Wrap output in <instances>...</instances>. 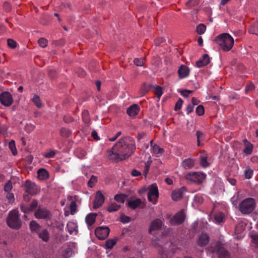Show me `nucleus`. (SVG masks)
<instances>
[{
  "label": "nucleus",
  "instance_id": "nucleus-2",
  "mask_svg": "<svg viewBox=\"0 0 258 258\" xmlns=\"http://www.w3.org/2000/svg\"><path fill=\"white\" fill-rule=\"evenodd\" d=\"M215 41L224 51H228L234 45V41L231 36L227 33H224L217 36Z\"/></svg>",
  "mask_w": 258,
  "mask_h": 258
},
{
  "label": "nucleus",
  "instance_id": "nucleus-15",
  "mask_svg": "<svg viewBox=\"0 0 258 258\" xmlns=\"http://www.w3.org/2000/svg\"><path fill=\"white\" fill-rule=\"evenodd\" d=\"M189 68L184 65L182 64L180 66L178 70V75L179 79H183L187 77L189 73Z\"/></svg>",
  "mask_w": 258,
  "mask_h": 258
},
{
  "label": "nucleus",
  "instance_id": "nucleus-49",
  "mask_svg": "<svg viewBox=\"0 0 258 258\" xmlns=\"http://www.w3.org/2000/svg\"><path fill=\"white\" fill-rule=\"evenodd\" d=\"M198 0H189L188 2H187L185 4L186 6L189 8H191L192 7L196 6L198 5Z\"/></svg>",
  "mask_w": 258,
  "mask_h": 258
},
{
  "label": "nucleus",
  "instance_id": "nucleus-30",
  "mask_svg": "<svg viewBox=\"0 0 258 258\" xmlns=\"http://www.w3.org/2000/svg\"><path fill=\"white\" fill-rule=\"evenodd\" d=\"M117 240L118 239L117 238L107 240L105 242L106 248L111 249L116 243Z\"/></svg>",
  "mask_w": 258,
  "mask_h": 258
},
{
  "label": "nucleus",
  "instance_id": "nucleus-1",
  "mask_svg": "<svg viewBox=\"0 0 258 258\" xmlns=\"http://www.w3.org/2000/svg\"><path fill=\"white\" fill-rule=\"evenodd\" d=\"M135 148L132 144H127L123 139H121L112 147V150L119 152V154L124 160L130 157L133 153Z\"/></svg>",
  "mask_w": 258,
  "mask_h": 258
},
{
  "label": "nucleus",
  "instance_id": "nucleus-50",
  "mask_svg": "<svg viewBox=\"0 0 258 258\" xmlns=\"http://www.w3.org/2000/svg\"><path fill=\"white\" fill-rule=\"evenodd\" d=\"M12 184L11 180H9L5 185L4 190L6 192H10L12 189Z\"/></svg>",
  "mask_w": 258,
  "mask_h": 258
},
{
  "label": "nucleus",
  "instance_id": "nucleus-3",
  "mask_svg": "<svg viewBox=\"0 0 258 258\" xmlns=\"http://www.w3.org/2000/svg\"><path fill=\"white\" fill-rule=\"evenodd\" d=\"M7 225L13 229H19L22 226L19 211L17 210L11 211L6 219Z\"/></svg>",
  "mask_w": 258,
  "mask_h": 258
},
{
  "label": "nucleus",
  "instance_id": "nucleus-6",
  "mask_svg": "<svg viewBox=\"0 0 258 258\" xmlns=\"http://www.w3.org/2000/svg\"><path fill=\"white\" fill-rule=\"evenodd\" d=\"M159 197V191L158 187L156 183L150 185L149 191L148 194V199L153 204H155Z\"/></svg>",
  "mask_w": 258,
  "mask_h": 258
},
{
  "label": "nucleus",
  "instance_id": "nucleus-47",
  "mask_svg": "<svg viewBox=\"0 0 258 258\" xmlns=\"http://www.w3.org/2000/svg\"><path fill=\"white\" fill-rule=\"evenodd\" d=\"M204 107L202 105H199L196 108V113L198 115H202L204 114Z\"/></svg>",
  "mask_w": 258,
  "mask_h": 258
},
{
  "label": "nucleus",
  "instance_id": "nucleus-8",
  "mask_svg": "<svg viewBox=\"0 0 258 258\" xmlns=\"http://www.w3.org/2000/svg\"><path fill=\"white\" fill-rule=\"evenodd\" d=\"M0 102L5 106L9 107L11 106L13 102L12 95L8 91L2 93L0 94Z\"/></svg>",
  "mask_w": 258,
  "mask_h": 258
},
{
  "label": "nucleus",
  "instance_id": "nucleus-46",
  "mask_svg": "<svg viewBox=\"0 0 258 258\" xmlns=\"http://www.w3.org/2000/svg\"><path fill=\"white\" fill-rule=\"evenodd\" d=\"M200 164L202 167L204 168L207 167L209 165V164L207 161V157H201Z\"/></svg>",
  "mask_w": 258,
  "mask_h": 258
},
{
  "label": "nucleus",
  "instance_id": "nucleus-31",
  "mask_svg": "<svg viewBox=\"0 0 258 258\" xmlns=\"http://www.w3.org/2000/svg\"><path fill=\"white\" fill-rule=\"evenodd\" d=\"M127 196L125 194H117L115 196L114 199L117 202L123 203Z\"/></svg>",
  "mask_w": 258,
  "mask_h": 258
},
{
  "label": "nucleus",
  "instance_id": "nucleus-51",
  "mask_svg": "<svg viewBox=\"0 0 258 258\" xmlns=\"http://www.w3.org/2000/svg\"><path fill=\"white\" fill-rule=\"evenodd\" d=\"M183 103V101L181 98H179L177 102L175 104V107H174V110L175 111H178L180 110L182 107Z\"/></svg>",
  "mask_w": 258,
  "mask_h": 258
},
{
  "label": "nucleus",
  "instance_id": "nucleus-48",
  "mask_svg": "<svg viewBox=\"0 0 258 258\" xmlns=\"http://www.w3.org/2000/svg\"><path fill=\"white\" fill-rule=\"evenodd\" d=\"M7 43L8 46L12 49H14L17 47L16 42L12 39H8Z\"/></svg>",
  "mask_w": 258,
  "mask_h": 258
},
{
  "label": "nucleus",
  "instance_id": "nucleus-19",
  "mask_svg": "<svg viewBox=\"0 0 258 258\" xmlns=\"http://www.w3.org/2000/svg\"><path fill=\"white\" fill-rule=\"evenodd\" d=\"M217 252L218 258H230L229 252L223 247L218 245Z\"/></svg>",
  "mask_w": 258,
  "mask_h": 258
},
{
  "label": "nucleus",
  "instance_id": "nucleus-4",
  "mask_svg": "<svg viewBox=\"0 0 258 258\" xmlns=\"http://www.w3.org/2000/svg\"><path fill=\"white\" fill-rule=\"evenodd\" d=\"M255 204V201L253 198H246L239 205V210L243 214H248L254 210Z\"/></svg>",
  "mask_w": 258,
  "mask_h": 258
},
{
  "label": "nucleus",
  "instance_id": "nucleus-39",
  "mask_svg": "<svg viewBox=\"0 0 258 258\" xmlns=\"http://www.w3.org/2000/svg\"><path fill=\"white\" fill-rule=\"evenodd\" d=\"M245 149L243 150V153L246 155L250 154L252 152L253 145L252 144H248L245 145Z\"/></svg>",
  "mask_w": 258,
  "mask_h": 258
},
{
  "label": "nucleus",
  "instance_id": "nucleus-38",
  "mask_svg": "<svg viewBox=\"0 0 258 258\" xmlns=\"http://www.w3.org/2000/svg\"><path fill=\"white\" fill-rule=\"evenodd\" d=\"M9 147L11 150L12 154L14 155H16L17 154V149L15 146V143L14 140H11L9 144Z\"/></svg>",
  "mask_w": 258,
  "mask_h": 258
},
{
  "label": "nucleus",
  "instance_id": "nucleus-45",
  "mask_svg": "<svg viewBox=\"0 0 258 258\" xmlns=\"http://www.w3.org/2000/svg\"><path fill=\"white\" fill-rule=\"evenodd\" d=\"M144 58H136L134 59V62L136 66H137L138 67H142V66H143L144 64Z\"/></svg>",
  "mask_w": 258,
  "mask_h": 258
},
{
  "label": "nucleus",
  "instance_id": "nucleus-36",
  "mask_svg": "<svg viewBox=\"0 0 258 258\" xmlns=\"http://www.w3.org/2000/svg\"><path fill=\"white\" fill-rule=\"evenodd\" d=\"M97 177L94 175H92L87 183L88 186L91 188L93 187L95 184L97 182Z\"/></svg>",
  "mask_w": 258,
  "mask_h": 258
},
{
  "label": "nucleus",
  "instance_id": "nucleus-55",
  "mask_svg": "<svg viewBox=\"0 0 258 258\" xmlns=\"http://www.w3.org/2000/svg\"><path fill=\"white\" fill-rule=\"evenodd\" d=\"M73 253V250L71 248H68L64 250V256L68 258L72 255Z\"/></svg>",
  "mask_w": 258,
  "mask_h": 258
},
{
  "label": "nucleus",
  "instance_id": "nucleus-26",
  "mask_svg": "<svg viewBox=\"0 0 258 258\" xmlns=\"http://www.w3.org/2000/svg\"><path fill=\"white\" fill-rule=\"evenodd\" d=\"M96 216L97 214L90 213L86 216V221L88 225L91 226L95 222Z\"/></svg>",
  "mask_w": 258,
  "mask_h": 258
},
{
  "label": "nucleus",
  "instance_id": "nucleus-20",
  "mask_svg": "<svg viewBox=\"0 0 258 258\" xmlns=\"http://www.w3.org/2000/svg\"><path fill=\"white\" fill-rule=\"evenodd\" d=\"M210 62V58L208 54H205L202 59L199 60L196 62V65L198 67L201 68L203 66H206Z\"/></svg>",
  "mask_w": 258,
  "mask_h": 258
},
{
  "label": "nucleus",
  "instance_id": "nucleus-21",
  "mask_svg": "<svg viewBox=\"0 0 258 258\" xmlns=\"http://www.w3.org/2000/svg\"><path fill=\"white\" fill-rule=\"evenodd\" d=\"M109 157L110 159L114 160L115 162H117L119 161H121L124 160V159H122V157L121 155L119 154V152L117 151H115L112 150V148L111 150L109 151Z\"/></svg>",
  "mask_w": 258,
  "mask_h": 258
},
{
  "label": "nucleus",
  "instance_id": "nucleus-29",
  "mask_svg": "<svg viewBox=\"0 0 258 258\" xmlns=\"http://www.w3.org/2000/svg\"><path fill=\"white\" fill-rule=\"evenodd\" d=\"M121 206L115 203H111L107 208L106 210L109 212H113L118 211Z\"/></svg>",
  "mask_w": 258,
  "mask_h": 258
},
{
  "label": "nucleus",
  "instance_id": "nucleus-24",
  "mask_svg": "<svg viewBox=\"0 0 258 258\" xmlns=\"http://www.w3.org/2000/svg\"><path fill=\"white\" fill-rule=\"evenodd\" d=\"M142 203V201L140 199H136L135 200H130L126 203L127 206L131 209L135 210Z\"/></svg>",
  "mask_w": 258,
  "mask_h": 258
},
{
  "label": "nucleus",
  "instance_id": "nucleus-61",
  "mask_svg": "<svg viewBox=\"0 0 258 258\" xmlns=\"http://www.w3.org/2000/svg\"><path fill=\"white\" fill-rule=\"evenodd\" d=\"M55 154V152L54 151L51 150L49 152L44 154V156L45 158H52L54 156Z\"/></svg>",
  "mask_w": 258,
  "mask_h": 258
},
{
  "label": "nucleus",
  "instance_id": "nucleus-18",
  "mask_svg": "<svg viewBox=\"0 0 258 258\" xmlns=\"http://www.w3.org/2000/svg\"><path fill=\"white\" fill-rule=\"evenodd\" d=\"M140 110V107L138 105L134 104L129 107L126 110L127 114L131 117L136 116Z\"/></svg>",
  "mask_w": 258,
  "mask_h": 258
},
{
  "label": "nucleus",
  "instance_id": "nucleus-13",
  "mask_svg": "<svg viewBox=\"0 0 258 258\" xmlns=\"http://www.w3.org/2000/svg\"><path fill=\"white\" fill-rule=\"evenodd\" d=\"M35 216L38 219H46L49 217V212L46 209L40 207L35 211Z\"/></svg>",
  "mask_w": 258,
  "mask_h": 258
},
{
  "label": "nucleus",
  "instance_id": "nucleus-60",
  "mask_svg": "<svg viewBox=\"0 0 258 258\" xmlns=\"http://www.w3.org/2000/svg\"><path fill=\"white\" fill-rule=\"evenodd\" d=\"M252 172H253L252 170H251L249 169L245 170V174H244L245 178L247 179L250 178L252 176Z\"/></svg>",
  "mask_w": 258,
  "mask_h": 258
},
{
  "label": "nucleus",
  "instance_id": "nucleus-11",
  "mask_svg": "<svg viewBox=\"0 0 258 258\" xmlns=\"http://www.w3.org/2000/svg\"><path fill=\"white\" fill-rule=\"evenodd\" d=\"M185 218V215L183 211L176 214L171 219L170 223L172 225H179L183 223Z\"/></svg>",
  "mask_w": 258,
  "mask_h": 258
},
{
  "label": "nucleus",
  "instance_id": "nucleus-33",
  "mask_svg": "<svg viewBox=\"0 0 258 258\" xmlns=\"http://www.w3.org/2000/svg\"><path fill=\"white\" fill-rule=\"evenodd\" d=\"M153 87L152 85L149 86L146 83H144L140 90L142 96H143L149 91L150 88Z\"/></svg>",
  "mask_w": 258,
  "mask_h": 258
},
{
  "label": "nucleus",
  "instance_id": "nucleus-43",
  "mask_svg": "<svg viewBox=\"0 0 258 258\" xmlns=\"http://www.w3.org/2000/svg\"><path fill=\"white\" fill-rule=\"evenodd\" d=\"M38 44L40 46L44 48L46 47L48 45V41L44 38H41L38 40Z\"/></svg>",
  "mask_w": 258,
  "mask_h": 258
},
{
  "label": "nucleus",
  "instance_id": "nucleus-64",
  "mask_svg": "<svg viewBox=\"0 0 258 258\" xmlns=\"http://www.w3.org/2000/svg\"><path fill=\"white\" fill-rule=\"evenodd\" d=\"M73 118L71 116H64L63 120L66 123H70L73 121Z\"/></svg>",
  "mask_w": 258,
  "mask_h": 258
},
{
  "label": "nucleus",
  "instance_id": "nucleus-28",
  "mask_svg": "<svg viewBox=\"0 0 258 258\" xmlns=\"http://www.w3.org/2000/svg\"><path fill=\"white\" fill-rule=\"evenodd\" d=\"M182 166L185 169L191 168L194 166V162L190 158L185 159L183 161Z\"/></svg>",
  "mask_w": 258,
  "mask_h": 258
},
{
  "label": "nucleus",
  "instance_id": "nucleus-42",
  "mask_svg": "<svg viewBox=\"0 0 258 258\" xmlns=\"http://www.w3.org/2000/svg\"><path fill=\"white\" fill-rule=\"evenodd\" d=\"M152 150L153 153L155 154H161L164 152L163 149L159 147V146L156 144L153 146Z\"/></svg>",
  "mask_w": 258,
  "mask_h": 258
},
{
  "label": "nucleus",
  "instance_id": "nucleus-44",
  "mask_svg": "<svg viewBox=\"0 0 258 258\" xmlns=\"http://www.w3.org/2000/svg\"><path fill=\"white\" fill-rule=\"evenodd\" d=\"M120 221L123 223H128L131 221V218L126 216L124 214L120 215Z\"/></svg>",
  "mask_w": 258,
  "mask_h": 258
},
{
  "label": "nucleus",
  "instance_id": "nucleus-40",
  "mask_svg": "<svg viewBox=\"0 0 258 258\" xmlns=\"http://www.w3.org/2000/svg\"><path fill=\"white\" fill-rule=\"evenodd\" d=\"M154 93L158 98H160L163 94L162 88L161 86L157 85L155 87Z\"/></svg>",
  "mask_w": 258,
  "mask_h": 258
},
{
  "label": "nucleus",
  "instance_id": "nucleus-56",
  "mask_svg": "<svg viewBox=\"0 0 258 258\" xmlns=\"http://www.w3.org/2000/svg\"><path fill=\"white\" fill-rule=\"evenodd\" d=\"M159 239L157 238L153 239L151 241V245L155 247H161V245L159 243Z\"/></svg>",
  "mask_w": 258,
  "mask_h": 258
},
{
  "label": "nucleus",
  "instance_id": "nucleus-32",
  "mask_svg": "<svg viewBox=\"0 0 258 258\" xmlns=\"http://www.w3.org/2000/svg\"><path fill=\"white\" fill-rule=\"evenodd\" d=\"M32 101L38 108H41L42 106V103L41 101L40 97L38 95L35 94L34 95Z\"/></svg>",
  "mask_w": 258,
  "mask_h": 258
},
{
  "label": "nucleus",
  "instance_id": "nucleus-23",
  "mask_svg": "<svg viewBox=\"0 0 258 258\" xmlns=\"http://www.w3.org/2000/svg\"><path fill=\"white\" fill-rule=\"evenodd\" d=\"M37 177L40 180H46L49 177V173L46 169L40 168L37 171Z\"/></svg>",
  "mask_w": 258,
  "mask_h": 258
},
{
  "label": "nucleus",
  "instance_id": "nucleus-35",
  "mask_svg": "<svg viewBox=\"0 0 258 258\" xmlns=\"http://www.w3.org/2000/svg\"><path fill=\"white\" fill-rule=\"evenodd\" d=\"M59 133H60V135L62 137L66 138H69L72 134L70 130H69L64 127L61 128L60 130Z\"/></svg>",
  "mask_w": 258,
  "mask_h": 258
},
{
  "label": "nucleus",
  "instance_id": "nucleus-5",
  "mask_svg": "<svg viewBox=\"0 0 258 258\" xmlns=\"http://www.w3.org/2000/svg\"><path fill=\"white\" fill-rule=\"evenodd\" d=\"M185 177L187 180L200 184L205 179V175L199 172H192L187 174Z\"/></svg>",
  "mask_w": 258,
  "mask_h": 258
},
{
  "label": "nucleus",
  "instance_id": "nucleus-54",
  "mask_svg": "<svg viewBox=\"0 0 258 258\" xmlns=\"http://www.w3.org/2000/svg\"><path fill=\"white\" fill-rule=\"evenodd\" d=\"M48 76L51 78V79H54L57 77V72L55 70H50L48 71Z\"/></svg>",
  "mask_w": 258,
  "mask_h": 258
},
{
  "label": "nucleus",
  "instance_id": "nucleus-52",
  "mask_svg": "<svg viewBox=\"0 0 258 258\" xmlns=\"http://www.w3.org/2000/svg\"><path fill=\"white\" fill-rule=\"evenodd\" d=\"M255 86L254 84L251 82L249 84L247 85L245 87V93H248L249 92L252 91L254 90Z\"/></svg>",
  "mask_w": 258,
  "mask_h": 258
},
{
  "label": "nucleus",
  "instance_id": "nucleus-7",
  "mask_svg": "<svg viewBox=\"0 0 258 258\" xmlns=\"http://www.w3.org/2000/svg\"><path fill=\"white\" fill-rule=\"evenodd\" d=\"M110 230L107 226H100L97 227L95 230L96 237L100 240L106 239L110 233Z\"/></svg>",
  "mask_w": 258,
  "mask_h": 258
},
{
  "label": "nucleus",
  "instance_id": "nucleus-25",
  "mask_svg": "<svg viewBox=\"0 0 258 258\" xmlns=\"http://www.w3.org/2000/svg\"><path fill=\"white\" fill-rule=\"evenodd\" d=\"M67 229L70 234L75 232V234L78 233V226L76 223L73 222H69L67 224Z\"/></svg>",
  "mask_w": 258,
  "mask_h": 258
},
{
  "label": "nucleus",
  "instance_id": "nucleus-62",
  "mask_svg": "<svg viewBox=\"0 0 258 258\" xmlns=\"http://www.w3.org/2000/svg\"><path fill=\"white\" fill-rule=\"evenodd\" d=\"M6 198L9 200L10 202H13L15 198L13 194L8 192L6 196Z\"/></svg>",
  "mask_w": 258,
  "mask_h": 258
},
{
  "label": "nucleus",
  "instance_id": "nucleus-63",
  "mask_svg": "<svg viewBox=\"0 0 258 258\" xmlns=\"http://www.w3.org/2000/svg\"><path fill=\"white\" fill-rule=\"evenodd\" d=\"M91 136L93 139L96 141H98L100 139V138L98 137L97 132L95 131H93L92 132Z\"/></svg>",
  "mask_w": 258,
  "mask_h": 258
},
{
  "label": "nucleus",
  "instance_id": "nucleus-34",
  "mask_svg": "<svg viewBox=\"0 0 258 258\" xmlns=\"http://www.w3.org/2000/svg\"><path fill=\"white\" fill-rule=\"evenodd\" d=\"M248 31L250 33L258 35V21L250 26L248 29Z\"/></svg>",
  "mask_w": 258,
  "mask_h": 258
},
{
  "label": "nucleus",
  "instance_id": "nucleus-14",
  "mask_svg": "<svg viewBox=\"0 0 258 258\" xmlns=\"http://www.w3.org/2000/svg\"><path fill=\"white\" fill-rule=\"evenodd\" d=\"M162 222L159 219H156L153 220L150 224L149 228V233H151L152 231L154 230H158L161 229Z\"/></svg>",
  "mask_w": 258,
  "mask_h": 258
},
{
  "label": "nucleus",
  "instance_id": "nucleus-27",
  "mask_svg": "<svg viewBox=\"0 0 258 258\" xmlns=\"http://www.w3.org/2000/svg\"><path fill=\"white\" fill-rule=\"evenodd\" d=\"M40 227L39 224L35 221H32L30 223V228L32 232H35L37 233L40 231Z\"/></svg>",
  "mask_w": 258,
  "mask_h": 258
},
{
  "label": "nucleus",
  "instance_id": "nucleus-41",
  "mask_svg": "<svg viewBox=\"0 0 258 258\" xmlns=\"http://www.w3.org/2000/svg\"><path fill=\"white\" fill-rule=\"evenodd\" d=\"M206 27L204 24H201L197 27V32L199 34H203L206 31Z\"/></svg>",
  "mask_w": 258,
  "mask_h": 258
},
{
  "label": "nucleus",
  "instance_id": "nucleus-57",
  "mask_svg": "<svg viewBox=\"0 0 258 258\" xmlns=\"http://www.w3.org/2000/svg\"><path fill=\"white\" fill-rule=\"evenodd\" d=\"M165 41L164 38H157L155 39L154 43L156 46H159L161 43H163Z\"/></svg>",
  "mask_w": 258,
  "mask_h": 258
},
{
  "label": "nucleus",
  "instance_id": "nucleus-16",
  "mask_svg": "<svg viewBox=\"0 0 258 258\" xmlns=\"http://www.w3.org/2000/svg\"><path fill=\"white\" fill-rule=\"evenodd\" d=\"M186 191V188L184 186H182L177 190H174L172 192L171 197L174 201H178L182 197V195L184 191Z\"/></svg>",
  "mask_w": 258,
  "mask_h": 258
},
{
  "label": "nucleus",
  "instance_id": "nucleus-59",
  "mask_svg": "<svg viewBox=\"0 0 258 258\" xmlns=\"http://www.w3.org/2000/svg\"><path fill=\"white\" fill-rule=\"evenodd\" d=\"M252 242L255 244L256 247H258V234H254L251 235Z\"/></svg>",
  "mask_w": 258,
  "mask_h": 258
},
{
  "label": "nucleus",
  "instance_id": "nucleus-58",
  "mask_svg": "<svg viewBox=\"0 0 258 258\" xmlns=\"http://www.w3.org/2000/svg\"><path fill=\"white\" fill-rule=\"evenodd\" d=\"M52 43L55 46H63L65 44V41L64 39H62L57 41H53Z\"/></svg>",
  "mask_w": 258,
  "mask_h": 258
},
{
  "label": "nucleus",
  "instance_id": "nucleus-17",
  "mask_svg": "<svg viewBox=\"0 0 258 258\" xmlns=\"http://www.w3.org/2000/svg\"><path fill=\"white\" fill-rule=\"evenodd\" d=\"M209 239L210 238L208 234L205 233H202L199 236L198 240V244L200 246H204L209 243Z\"/></svg>",
  "mask_w": 258,
  "mask_h": 258
},
{
  "label": "nucleus",
  "instance_id": "nucleus-12",
  "mask_svg": "<svg viewBox=\"0 0 258 258\" xmlns=\"http://www.w3.org/2000/svg\"><path fill=\"white\" fill-rule=\"evenodd\" d=\"M38 206V202L36 200H33L29 206H26L23 204L21 205V210L25 213L31 212L34 210Z\"/></svg>",
  "mask_w": 258,
  "mask_h": 258
},
{
  "label": "nucleus",
  "instance_id": "nucleus-22",
  "mask_svg": "<svg viewBox=\"0 0 258 258\" xmlns=\"http://www.w3.org/2000/svg\"><path fill=\"white\" fill-rule=\"evenodd\" d=\"M37 234L40 238L44 242H48L49 240L50 235L47 229H43L38 232Z\"/></svg>",
  "mask_w": 258,
  "mask_h": 258
},
{
  "label": "nucleus",
  "instance_id": "nucleus-37",
  "mask_svg": "<svg viewBox=\"0 0 258 258\" xmlns=\"http://www.w3.org/2000/svg\"><path fill=\"white\" fill-rule=\"evenodd\" d=\"M224 217V215L221 212L216 213L214 215L215 220L218 223H220L223 221Z\"/></svg>",
  "mask_w": 258,
  "mask_h": 258
},
{
  "label": "nucleus",
  "instance_id": "nucleus-10",
  "mask_svg": "<svg viewBox=\"0 0 258 258\" xmlns=\"http://www.w3.org/2000/svg\"><path fill=\"white\" fill-rule=\"evenodd\" d=\"M25 191L31 195H35L38 192V188L35 183L29 180H26L24 185Z\"/></svg>",
  "mask_w": 258,
  "mask_h": 258
},
{
  "label": "nucleus",
  "instance_id": "nucleus-53",
  "mask_svg": "<svg viewBox=\"0 0 258 258\" xmlns=\"http://www.w3.org/2000/svg\"><path fill=\"white\" fill-rule=\"evenodd\" d=\"M77 204L75 202L73 201L71 203L70 209L71 214L74 215L76 211Z\"/></svg>",
  "mask_w": 258,
  "mask_h": 258
},
{
  "label": "nucleus",
  "instance_id": "nucleus-9",
  "mask_svg": "<svg viewBox=\"0 0 258 258\" xmlns=\"http://www.w3.org/2000/svg\"><path fill=\"white\" fill-rule=\"evenodd\" d=\"M105 197L100 190L96 192L95 199L93 201V208L95 209L101 207L104 203Z\"/></svg>",
  "mask_w": 258,
  "mask_h": 258
}]
</instances>
